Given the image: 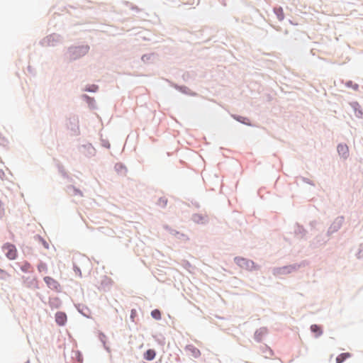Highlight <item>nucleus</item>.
Returning a JSON list of instances; mask_svg holds the SVG:
<instances>
[{
	"label": "nucleus",
	"instance_id": "f03ea898",
	"mask_svg": "<svg viewBox=\"0 0 363 363\" xmlns=\"http://www.w3.org/2000/svg\"><path fill=\"white\" fill-rule=\"evenodd\" d=\"M65 128L70 131L71 136H78L80 135L79 116L76 114H70L65 118Z\"/></svg>",
	"mask_w": 363,
	"mask_h": 363
},
{
	"label": "nucleus",
	"instance_id": "39448f33",
	"mask_svg": "<svg viewBox=\"0 0 363 363\" xmlns=\"http://www.w3.org/2000/svg\"><path fill=\"white\" fill-rule=\"evenodd\" d=\"M62 38L57 33H52L40 41L42 46H55L57 43L61 42Z\"/></svg>",
	"mask_w": 363,
	"mask_h": 363
},
{
	"label": "nucleus",
	"instance_id": "3c124183",
	"mask_svg": "<svg viewBox=\"0 0 363 363\" xmlns=\"http://www.w3.org/2000/svg\"><path fill=\"white\" fill-rule=\"evenodd\" d=\"M8 143V140L0 133V145L5 147Z\"/></svg>",
	"mask_w": 363,
	"mask_h": 363
},
{
	"label": "nucleus",
	"instance_id": "6ab92c4d",
	"mask_svg": "<svg viewBox=\"0 0 363 363\" xmlns=\"http://www.w3.org/2000/svg\"><path fill=\"white\" fill-rule=\"evenodd\" d=\"M81 99L87 104L90 110L97 109V106L94 97L90 96L86 94H82L81 95Z\"/></svg>",
	"mask_w": 363,
	"mask_h": 363
},
{
	"label": "nucleus",
	"instance_id": "49530a36",
	"mask_svg": "<svg viewBox=\"0 0 363 363\" xmlns=\"http://www.w3.org/2000/svg\"><path fill=\"white\" fill-rule=\"evenodd\" d=\"M153 337L160 345L163 346L165 344V337L162 334L153 335Z\"/></svg>",
	"mask_w": 363,
	"mask_h": 363
},
{
	"label": "nucleus",
	"instance_id": "052dcab7",
	"mask_svg": "<svg viewBox=\"0 0 363 363\" xmlns=\"http://www.w3.org/2000/svg\"><path fill=\"white\" fill-rule=\"evenodd\" d=\"M266 351H263V352H268L269 355L272 356L274 354L273 350L269 347L268 346L265 345Z\"/></svg>",
	"mask_w": 363,
	"mask_h": 363
},
{
	"label": "nucleus",
	"instance_id": "774afa93",
	"mask_svg": "<svg viewBox=\"0 0 363 363\" xmlns=\"http://www.w3.org/2000/svg\"><path fill=\"white\" fill-rule=\"evenodd\" d=\"M274 28H275L277 31H281V28L280 26L274 27Z\"/></svg>",
	"mask_w": 363,
	"mask_h": 363
},
{
	"label": "nucleus",
	"instance_id": "bb28decb",
	"mask_svg": "<svg viewBox=\"0 0 363 363\" xmlns=\"http://www.w3.org/2000/svg\"><path fill=\"white\" fill-rule=\"evenodd\" d=\"M164 228L172 235H174L177 239H179V240H186L188 239L187 236L182 233H180L179 231H177V230L175 229H173L172 228H171L170 226H169L168 225H164Z\"/></svg>",
	"mask_w": 363,
	"mask_h": 363
},
{
	"label": "nucleus",
	"instance_id": "cd10ccee",
	"mask_svg": "<svg viewBox=\"0 0 363 363\" xmlns=\"http://www.w3.org/2000/svg\"><path fill=\"white\" fill-rule=\"evenodd\" d=\"M185 350L189 352L190 354L194 358H199L201 354V351L191 344L186 345Z\"/></svg>",
	"mask_w": 363,
	"mask_h": 363
},
{
	"label": "nucleus",
	"instance_id": "20e7f679",
	"mask_svg": "<svg viewBox=\"0 0 363 363\" xmlns=\"http://www.w3.org/2000/svg\"><path fill=\"white\" fill-rule=\"evenodd\" d=\"M2 250L5 252V256L9 260H14L18 257V252L16 245L11 242H7L2 245Z\"/></svg>",
	"mask_w": 363,
	"mask_h": 363
},
{
	"label": "nucleus",
	"instance_id": "ea45409f",
	"mask_svg": "<svg viewBox=\"0 0 363 363\" xmlns=\"http://www.w3.org/2000/svg\"><path fill=\"white\" fill-rule=\"evenodd\" d=\"M345 86L347 87V88H350V89H352L354 91H358L359 88V84L355 83V82H354L352 80L346 81Z\"/></svg>",
	"mask_w": 363,
	"mask_h": 363
},
{
	"label": "nucleus",
	"instance_id": "5fc2aeb1",
	"mask_svg": "<svg viewBox=\"0 0 363 363\" xmlns=\"http://www.w3.org/2000/svg\"><path fill=\"white\" fill-rule=\"evenodd\" d=\"M318 224V221L315 220H311L310 223H309V225L311 228V230H313V229H315L318 231L320 230V228H316V225Z\"/></svg>",
	"mask_w": 363,
	"mask_h": 363
},
{
	"label": "nucleus",
	"instance_id": "79ce46f5",
	"mask_svg": "<svg viewBox=\"0 0 363 363\" xmlns=\"http://www.w3.org/2000/svg\"><path fill=\"white\" fill-rule=\"evenodd\" d=\"M57 167L58 169V172L61 174V176L63 178L68 177V172L65 170L64 166L61 163L58 162L57 164Z\"/></svg>",
	"mask_w": 363,
	"mask_h": 363
},
{
	"label": "nucleus",
	"instance_id": "6e6d98bb",
	"mask_svg": "<svg viewBox=\"0 0 363 363\" xmlns=\"http://www.w3.org/2000/svg\"><path fill=\"white\" fill-rule=\"evenodd\" d=\"M22 251H23L24 255L30 254L31 252V251H32V248L30 247H28V246H23L22 247Z\"/></svg>",
	"mask_w": 363,
	"mask_h": 363
},
{
	"label": "nucleus",
	"instance_id": "6e6552de",
	"mask_svg": "<svg viewBox=\"0 0 363 363\" xmlns=\"http://www.w3.org/2000/svg\"><path fill=\"white\" fill-rule=\"evenodd\" d=\"M43 280L48 288L56 292H61L62 287L58 281L50 276L45 277Z\"/></svg>",
	"mask_w": 363,
	"mask_h": 363
},
{
	"label": "nucleus",
	"instance_id": "c85d7f7f",
	"mask_svg": "<svg viewBox=\"0 0 363 363\" xmlns=\"http://www.w3.org/2000/svg\"><path fill=\"white\" fill-rule=\"evenodd\" d=\"M48 304L52 309H59L62 307V302L57 296L54 298L50 297Z\"/></svg>",
	"mask_w": 363,
	"mask_h": 363
},
{
	"label": "nucleus",
	"instance_id": "9b49d317",
	"mask_svg": "<svg viewBox=\"0 0 363 363\" xmlns=\"http://www.w3.org/2000/svg\"><path fill=\"white\" fill-rule=\"evenodd\" d=\"M337 152L338 155L343 160H346L350 156L349 147L345 143H340L337 145Z\"/></svg>",
	"mask_w": 363,
	"mask_h": 363
},
{
	"label": "nucleus",
	"instance_id": "1a4fd4ad",
	"mask_svg": "<svg viewBox=\"0 0 363 363\" xmlns=\"http://www.w3.org/2000/svg\"><path fill=\"white\" fill-rule=\"evenodd\" d=\"M78 149L80 152L89 157L94 156L96 152L94 147L90 143L79 145Z\"/></svg>",
	"mask_w": 363,
	"mask_h": 363
},
{
	"label": "nucleus",
	"instance_id": "f704fd0d",
	"mask_svg": "<svg viewBox=\"0 0 363 363\" xmlns=\"http://www.w3.org/2000/svg\"><path fill=\"white\" fill-rule=\"evenodd\" d=\"M99 89V86L97 84H88L85 85L83 88H82V91L89 92V93H96Z\"/></svg>",
	"mask_w": 363,
	"mask_h": 363
},
{
	"label": "nucleus",
	"instance_id": "13d9d810",
	"mask_svg": "<svg viewBox=\"0 0 363 363\" xmlns=\"http://www.w3.org/2000/svg\"><path fill=\"white\" fill-rule=\"evenodd\" d=\"M4 203L0 199V219L4 216Z\"/></svg>",
	"mask_w": 363,
	"mask_h": 363
},
{
	"label": "nucleus",
	"instance_id": "8fccbe9b",
	"mask_svg": "<svg viewBox=\"0 0 363 363\" xmlns=\"http://www.w3.org/2000/svg\"><path fill=\"white\" fill-rule=\"evenodd\" d=\"M356 256L358 259H363V243H361L359 245L358 250L356 252Z\"/></svg>",
	"mask_w": 363,
	"mask_h": 363
},
{
	"label": "nucleus",
	"instance_id": "4be33fe9",
	"mask_svg": "<svg viewBox=\"0 0 363 363\" xmlns=\"http://www.w3.org/2000/svg\"><path fill=\"white\" fill-rule=\"evenodd\" d=\"M197 74L195 71H186L184 72L182 75V79L183 81L187 84H191L193 82L196 78Z\"/></svg>",
	"mask_w": 363,
	"mask_h": 363
},
{
	"label": "nucleus",
	"instance_id": "c9c22d12",
	"mask_svg": "<svg viewBox=\"0 0 363 363\" xmlns=\"http://www.w3.org/2000/svg\"><path fill=\"white\" fill-rule=\"evenodd\" d=\"M352 357V354L350 352H342L339 354L335 359L336 363H343L345 362L348 358Z\"/></svg>",
	"mask_w": 363,
	"mask_h": 363
},
{
	"label": "nucleus",
	"instance_id": "393cba45",
	"mask_svg": "<svg viewBox=\"0 0 363 363\" xmlns=\"http://www.w3.org/2000/svg\"><path fill=\"white\" fill-rule=\"evenodd\" d=\"M345 221V217L343 216H337L329 228H330L333 232H337L340 229Z\"/></svg>",
	"mask_w": 363,
	"mask_h": 363
},
{
	"label": "nucleus",
	"instance_id": "864d4df0",
	"mask_svg": "<svg viewBox=\"0 0 363 363\" xmlns=\"http://www.w3.org/2000/svg\"><path fill=\"white\" fill-rule=\"evenodd\" d=\"M301 179L306 184H308L311 186H315L314 182L307 177H301Z\"/></svg>",
	"mask_w": 363,
	"mask_h": 363
},
{
	"label": "nucleus",
	"instance_id": "f8f14e48",
	"mask_svg": "<svg viewBox=\"0 0 363 363\" xmlns=\"http://www.w3.org/2000/svg\"><path fill=\"white\" fill-rule=\"evenodd\" d=\"M96 336L99 339V340L101 342L104 349L108 352L111 353V349L108 345V338L106 336V335L101 330H97L96 332Z\"/></svg>",
	"mask_w": 363,
	"mask_h": 363
},
{
	"label": "nucleus",
	"instance_id": "7c9ffc66",
	"mask_svg": "<svg viewBox=\"0 0 363 363\" xmlns=\"http://www.w3.org/2000/svg\"><path fill=\"white\" fill-rule=\"evenodd\" d=\"M157 354V352L155 349H147L143 352V357L146 361H152Z\"/></svg>",
	"mask_w": 363,
	"mask_h": 363
},
{
	"label": "nucleus",
	"instance_id": "a19ab883",
	"mask_svg": "<svg viewBox=\"0 0 363 363\" xmlns=\"http://www.w3.org/2000/svg\"><path fill=\"white\" fill-rule=\"evenodd\" d=\"M130 319L134 323H136L138 320V314L136 308H132L130 310Z\"/></svg>",
	"mask_w": 363,
	"mask_h": 363
},
{
	"label": "nucleus",
	"instance_id": "a211bd4d",
	"mask_svg": "<svg viewBox=\"0 0 363 363\" xmlns=\"http://www.w3.org/2000/svg\"><path fill=\"white\" fill-rule=\"evenodd\" d=\"M268 333L267 327H261L257 329L254 333V339L257 342H262L264 337Z\"/></svg>",
	"mask_w": 363,
	"mask_h": 363
},
{
	"label": "nucleus",
	"instance_id": "680f3d73",
	"mask_svg": "<svg viewBox=\"0 0 363 363\" xmlns=\"http://www.w3.org/2000/svg\"><path fill=\"white\" fill-rule=\"evenodd\" d=\"M191 203H192V205H194L196 208H199L201 207L198 201H194V200H191Z\"/></svg>",
	"mask_w": 363,
	"mask_h": 363
},
{
	"label": "nucleus",
	"instance_id": "0eeeda50",
	"mask_svg": "<svg viewBox=\"0 0 363 363\" xmlns=\"http://www.w3.org/2000/svg\"><path fill=\"white\" fill-rule=\"evenodd\" d=\"M170 86L183 94L190 96H198V94L196 91L191 90L188 86H186L185 85H181V84H178L175 82H171Z\"/></svg>",
	"mask_w": 363,
	"mask_h": 363
},
{
	"label": "nucleus",
	"instance_id": "412c9836",
	"mask_svg": "<svg viewBox=\"0 0 363 363\" xmlns=\"http://www.w3.org/2000/svg\"><path fill=\"white\" fill-rule=\"evenodd\" d=\"M65 190H66V192L72 196H79L80 197L84 196V194H83L82 191L80 190L79 188H77V186H75L73 184L67 185L65 188Z\"/></svg>",
	"mask_w": 363,
	"mask_h": 363
},
{
	"label": "nucleus",
	"instance_id": "603ef678",
	"mask_svg": "<svg viewBox=\"0 0 363 363\" xmlns=\"http://www.w3.org/2000/svg\"><path fill=\"white\" fill-rule=\"evenodd\" d=\"M9 274L4 270L0 268V279L6 280V277H9Z\"/></svg>",
	"mask_w": 363,
	"mask_h": 363
},
{
	"label": "nucleus",
	"instance_id": "7ed1b4c3",
	"mask_svg": "<svg viewBox=\"0 0 363 363\" xmlns=\"http://www.w3.org/2000/svg\"><path fill=\"white\" fill-rule=\"evenodd\" d=\"M234 262L240 268L245 269L250 272H255L260 269L261 267L253 260L243 257H235Z\"/></svg>",
	"mask_w": 363,
	"mask_h": 363
},
{
	"label": "nucleus",
	"instance_id": "0e129e2a",
	"mask_svg": "<svg viewBox=\"0 0 363 363\" xmlns=\"http://www.w3.org/2000/svg\"><path fill=\"white\" fill-rule=\"evenodd\" d=\"M5 175V173L2 169H0V178L2 179Z\"/></svg>",
	"mask_w": 363,
	"mask_h": 363
},
{
	"label": "nucleus",
	"instance_id": "473e14b6",
	"mask_svg": "<svg viewBox=\"0 0 363 363\" xmlns=\"http://www.w3.org/2000/svg\"><path fill=\"white\" fill-rule=\"evenodd\" d=\"M274 13L279 21H282L285 18V14L281 6H276L273 8Z\"/></svg>",
	"mask_w": 363,
	"mask_h": 363
},
{
	"label": "nucleus",
	"instance_id": "f257e3e1",
	"mask_svg": "<svg viewBox=\"0 0 363 363\" xmlns=\"http://www.w3.org/2000/svg\"><path fill=\"white\" fill-rule=\"evenodd\" d=\"M89 49L90 47L87 44L73 45L67 48L65 55L69 61H74L84 56L89 52Z\"/></svg>",
	"mask_w": 363,
	"mask_h": 363
},
{
	"label": "nucleus",
	"instance_id": "de8ad7c7",
	"mask_svg": "<svg viewBox=\"0 0 363 363\" xmlns=\"http://www.w3.org/2000/svg\"><path fill=\"white\" fill-rule=\"evenodd\" d=\"M72 264H73V270H74V273L76 274V275L78 276L79 277L82 278V270H81L80 267L74 262H72Z\"/></svg>",
	"mask_w": 363,
	"mask_h": 363
},
{
	"label": "nucleus",
	"instance_id": "9d476101",
	"mask_svg": "<svg viewBox=\"0 0 363 363\" xmlns=\"http://www.w3.org/2000/svg\"><path fill=\"white\" fill-rule=\"evenodd\" d=\"M329 238H325L322 234H319L315 237L309 243V247L312 249H315L321 245L326 244Z\"/></svg>",
	"mask_w": 363,
	"mask_h": 363
},
{
	"label": "nucleus",
	"instance_id": "a878e982",
	"mask_svg": "<svg viewBox=\"0 0 363 363\" xmlns=\"http://www.w3.org/2000/svg\"><path fill=\"white\" fill-rule=\"evenodd\" d=\"M231 117L235 121H236L242 124H244L247 126L252 125L251 120L247 116H241V115H238V114H231Z\"/></svg>",
	"mask_w": 363,
	"mask_h": 363
},
{
	"label": "nucleus",
	"instance_id": "09e8293b",
	"mask_svg": "<svg viewBox=\"0 0 363 363\" xmlns=\"http://www.w3.org/2000/svg\"><path fill=\"white\" fill-rule=\"evenodd\" d=\"M296 266V271H298L300 268L305 267L308 264V261L307 260H302L299 263H294Z\"/></svg>",
	"mask_w": 363,
	"mask_h": 363
},
{
	"label": "nucleus",
	"instance_id": "69168bd1",
	"mask_svg": "<svg viewBox=\"0 0 363 363\" xmlns=\"http://www.w3.org/2000/svg\"><path fill=\"white\" fill-rule=\"evenodd\" d=\"M27 69L30 73H33V68L31 67V66L28 65Z\"/></svg>",
	"mask_w": 363,
	"mask_h": 363
},
{
	"label": "nucleus",
	"instance_id": "b1692460",
	"mask_svg": "<svg viewBox=\"0 0 363 363\" xmlns=\"http://www.w3.org/2000/svg\"><path fill=\"white\" fill-rule=\"evenodd\" d=\"M310 330L314 337L318 338L323 333V327L321 325L312 324L310 326Z\"/></svg>",
	"mask_w": 363,
	"mask_h": 363
},
{
	"label": "nucleus",
	"instance_id": "dca6fc26",
	"mask_svg": "<svg viewBox=\"0 0 363 363\" xmlns=\"http://www.w3.org/2000/svg\"><path fill=\"white\" fill-rule=\"evenodd\" d=\"M349 105L352 108L355 116L358 118L363 119V109L357 101H352L349 102Z\"/></svg>",
	"mask_w": 363,
	"mask_h": 363
},
{
	"label": "nucleus",
	"instance_id": "4468645a",
	"mask_svg": "<svg viewBox=\"0 0 363 363\" xmlns=\"http://www.w3.org/2000/svg\"><path fill=\"white\" fill-rule=\"evenodd\" d=\"M74 307L77 309V311L84 318H91V310L88 308L87 306L84 305V303H74Z\"/></svg>",
	"mask_w": 363,
	"mask_h": 363
},
{
	"label": "nucleus",
	"instance_id": "5701e85b",
	"mask_svg": "<svg viewBox=\"0 0 363 363\" xmlns=\"http://www.w3.org/2000/svg\"><path fill=\"white\" fill-rule=\"evenodd\" d=\"M158 54L156 52L145 53L141 56V60L145 64H152L157 59Z\"/></svg>",
	"mask_w": 363,
	"mask_h": 363
},
{
	"label": "nucleus",
	"instance_id": "bf43d9fd",
	"mask_svg": "<svg viewBox=\"0 0 363 363\" xmlns=\"http://www.w3.org/2000/svg\"><path fill=\"white\" fill-rule=\"evenodd\" d=\"M333 233H335V232H333V230L329 228L325 235V238H329Z\"/></svg>",
	"mask_w": 363,
	"mask_h": 363
},
{
	"label": "nucleus",
	"instance_id": "338daca9",
	"mask_svg": "<svg viewBox=\"0 0 363 363\" xmlns=\"http://www.w3.org/2000/svg\"><path fill=\"white\" fill-rule=\"evenodd\" d=\"M131 9L133 10H135L136 11H139V9L137 6H133Z\"/></svg>",
	"mask_w": 363,
	"mask_h": 363
},
{
	"label": "nucleus",
	"instance_id": "423d86ee",
	"mask_svg": "<svg viewBox=\"0 0 363 363\" xmlns=\"http://www.w3.org/2000/svg\"><path fill=\"white\" fill-rule=\"evenodd\" d=\"M272 272L274 275L289 274L296 272V269L294 263H293L282 267H274Z\"/></svg>",
	"mask_w": 363,
	"mask_h": 363
},
{
	"label": "nucleus",
	"instance_id": "e433bc0d",
	"mask_svg": "<svg viewBox=\"0 0 363 363\" xmlns=\"http://www.w3.org/2000/svg\"><path fill=\"white\" fill-rule=\"evenodd\" d=\"M72 352H74V355L72 356V358L74 359V362L83 363L84 357L82 352L80 350H74Z\"/></svg>",
	"mask_w": 363,
	"mask_h": 363
},
{
	"label": "nucleus",
	"instance_id": "ddd939ff",
	"mask_svg": "<svg viewBox=\"0 0 363 363\" xmlns=\"http://www.w3.org/2000/svg\"><path fill=\"white\" fill-rule=\"evenodd\" d=\"M55 320L58 326H65L67 322V313L62 311H57L55 314Z\"/></svg>",
	"mask_w": 363,
	"mask_h": 363
},
{
	"label": "nucleus",
	"instance_id": "37998d69",
	"mask_svg": "<svg viewBox=\"0 0 363 363\" xmlns=\"http://www.w3.org/2000/svg\"><path fill=\"white\" fill-rule=\"evenodd\" d=\"M167 202H168L167 199L164 196H162L157 199V201L156 203L161 208H164L167 205Z\"/></svg>",
	"mask_w": 363,
	"mask_h": 363
},
{
	"label": "nucleus",
	"instance_id": "2eb2a0df",
	"mask_svg": "<svg viewBox=\"0 0 363 363\" xmlns=\"http://www.w3.org/2000/svg\"><path fill=\"white\" fill-rule=\"evenodd\" d=\"M23 284L29 289H38V279L36 277L21 276Z\"/></svg>",
	"mask_w": 363,
	"mask_h": 363
},
{
	"label": "nucleus",
	"instance_id": "4d7b16f0",
	"mask_svg": "<svg viewBox=\"0 0 363 363\" xmlns=\"http://www.w3.org/2000/svg\"><path fill=\"white\" fill-rule=\"evenodd\" d=\"M101 145L104 147H106L107 149H109L111 147V144L108 142V140H101Z\"/></svg>",
	"mask_w": 363,
	"mask_h": 363
},
{
	"label": "nucleus",
	"instance_id": "c756f323",
	"mask_svg": "<svg viewBox=\"0 0 363 363\" xmlns=\"http://www.w3.org/2000/svg\"><path fill=\"white\" fill-rule=\"evenodd\" d=\"M191 220L198 224H205L208 222V218L206 216L200 213H194L191 216Z\"/></svg>",
	"mask_w": 363,
	"mask_h": 363
},
{
	"label": "nucleus",
	"instance_id": "58836bf2",
	"mask_svg": "<svg viewBox=\"0 0 363 363\" xmlns=\"http://www.w3.org/2000/svg\"><path fill=\"white\" fill-rule=\"evenodd\" d=\"M162 311L159 308L153 309L151 313V317L156 320H160L162 319Z\"/></svg>",
	"mask_w": 363,
	"mask_h": 363
},
{
	"label": "nucleus",
	"instance_id": "aec40b11",
	"mask_svg": "<svg viewBox=\"0 0 363 363\" xmlns=\"http://www.w3.org/2000/svg\"><path fill=\"white\" fill-rule=\"evenodd\" d=\"M113 283V281L110 277L104 276L101 281L99 289L103 290L104 291H108L111 289Z\"/></svg>",
	"mask_w": 363,
	"mask_h": 363
},
{
	"label": "nucleus",
	"instance_id": "4c0bfd02",
	"mask_svg": "<svg viewBox=\"0 0 363 363\" xmlns=\"http://www.w3.org/2000/svg\"><path fill=\"white\" fill-rule=\"evenodd\" d=\"M35 240L38 241L40 244H41L45 249L48 250L50 247V245L48 242L40 235H35L34 236Z\"/></svg>",
	"mask_w": 363,
	"mask_h": 363
},
{
	"label": "nucleus",
	"instance_id": "c03bdc74",
	"mask_svg": "<svg viewBox=\"0 0 363 363\" xmlns=\"http://www.w3.org/2000/svg\"><path fill=\"white\" fill-rule=\"evenodd\" d=\"M181 265L189 272H191V269H194V267H193L192 264L186 259H182Z\"/></svg>",
	"mask_w": 363,
	"mask_h": 363
},
{
	"label": "nucleus",
	"instance_id": "a18cd8bd",
	"mask_svg": "<svg viewBox=\"0 0 363 363\" xmlns=\"http://www.w3.org/2000/svg\"><path fill=\"white\" fill-rule=\"evenodd\" d=\"M37 269L40 272H44L46 273L48 272L47 264L43 261H40L37 264Z\"/></svg>",
	"mask_w": 363,
	"mask_h": 363
},
{
	"label": "nucleus",
	"instance_id": "f3484780",
	"mask_svg": "<svg viewBox=\"0 0 363 363\" xmlns=\"http://www.w3.org/2000/svg\"><path fill=\"white\" fill-rule=\"evenodd\" d=\"M294 233L296 236H300L301 239L306 240V235L308 234V230L304 228V226L298 223H296L294 225Z\"/></svg>",
	"mask_w": 363,
	"mask_h": 363
},
{
	"label": "nucleus",
	"instance_id": "2f4dec72",
	"mask_svg": "<svg viewBox=\"0 0 363 363\" xmlns=\"http://www.w3.org/2000/svg\"><path fill=\"white\" fill-rule=\"evenodd\" d=\"M16 265L24 273L31 272V264L27 261L23 263L16 262Z\"/></svg>",
	"mask_w": 363,
	"mask_h": 363
},
{
	"label": "nucleus",
	"instance_id": "72a5a7b5",
	"mask_svg": "<svg viewBox=\"0 0 363 363\" xmlns=\"http://www.w3.org/2000/svg\"><path fill=\"white\" fill-rule=\"evenodd\" d=\"M114 169L118 174L121 175H125L128 171L126 166L121 162L115 164Z\"/></svg>",
	"mask_w": 363,
	"mask_h": 363
},
{
	"label": "nucleus",
	"instance_id": "e2e57ef3",
	"mask_svg": "<svg viewBox=\"0 0 363 363\" xmlns=\"http://www.w3.org/2000/svg\"><path fill=\"white\" fill-rule=\"evenodd\" d=\"M65 179H67L68 182H72V183H74V180L72 177H69L68 175V177H66Z\"/></svg>",
	"mask_w": 363,
	"mask_h": 363
}]
</instances>
